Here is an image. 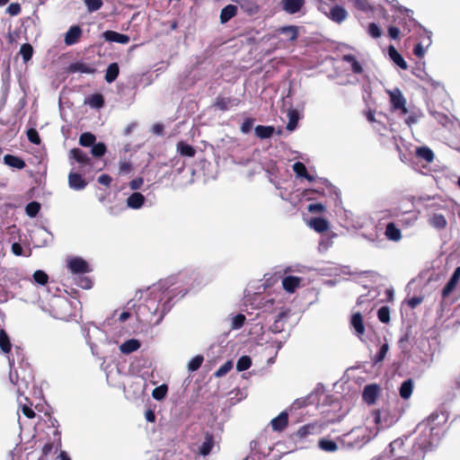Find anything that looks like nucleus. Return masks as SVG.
Wrapping results in <instances>:
<instances>
[{"label": "nucleus", "instance_id": "nucleus-1", "mask_svg": "<svg viewBox=\"0 0 460 460\" xmlns=\"http://www.w3.org/2000/svg\"><path fill=\"white\" fill-rule=\"evenodd\" d=\"M172 285V279H164L146 290L145 303L138 305L136 311L140 321L152 322L155 318L154 323L156 325L162 322L173 305L172 299L176 296V291L171 288Z\"/></svg>", "mask_w": 460, "mask_h": 460}, {"label": "nucleus", "instance_id": "nucleus-2", "mask_svg": "<svg viewBox=\"0 0 460 460\" xmlns=\"http://www.w3.org/2000/svg\"><path fill=\"white\" fill-rule=\"evenodd\" d=\"M447 415L444 412H433L420 422L415 429L416 437L412 445L413 451L398 454L399 460H422L428 450L437 447L444 435Z\"/></svg>", "mask_w": 460, "mask_h": 460}, {"label": "nucleus", "instance_id": "nucleus-3", "mask_svg": "<svg viewBox=\"0 0 460 460\" xmlns=\"http://www.w3.org/2000/svg\"><path fill=\"white\" fill-rule=\"evenodd\" d=\"M372 421L376 425L375 431L368 430L367 429L358 428L352 430V435L361 436L362 440L358 443V447L367 443L373 438L377 435L380 429H386L396 422L397 418L387 407L372 411L371 413Z\"/></svg>", "mask_w": 460, "mask_h": 460}, {"label": "nucleus", "instance_id": "nucleus-4", "mask_svg": "<svg viewBox=\"0 0 460 460\" xmlns=\"http://www.w3.org/2000/svg\"><path fill=\"white\" fill-rule=\"evenodd\" d=\"M385 93L390 98L392 111H398L400 116L406 115L409 112V109L406 107V99L399 88L387 89Z\"/></svg>", "mask_w": 460, "mask_h": 460}, {"label": "nucleus", "instance_id": "nucleus-5", "mask_svg": "<svg viewBox=\"0 0 460 460\" xmlns=\"http://www.w3.org/2000/svg\"><path fill=\"white\" fill-rule=\"evenodd\" d=\"M414 444V439L411 440L409 438H397L390 443V450L392 456L394 457V460L398 459V454H406L407 452H412V445Z\"/></svg>", "mask_w": 460, "mask_h": 460}, {"label": "nucleus", "instance_id": "nucleus-6", "mask_svg": "<svg viewBox=\"0 0 460 460\" xmlns=\"http://www.w3.org/2000/svg\"><path fill=\"white\" fill-rule=\"evenodd\" d=\"M66 266L73 274H84L91 270L87 261L80 257L68 258Z\"/></svg>", "mask_w": 460, "mask_h": 460}, {"label": "nucleus", "instance_id": "nucleus-7", "mask_svg": "<svg viewBox=\"0 0 460 460\" xmlns=\"http://www.w3.org/2000/svg\"><path fill=\"white\" fill-rule=\"evenodd\" d=\"M9 365H10V373H9V378L12 384L17 386V393L19 396H21L23 394V388L28 387L29 382L25 379V377L19 378V375L16 370H13L14 361L11 360L9 358Z\"/></svg>", "mask_w": 460, "mask_h": 460}, {"label": "nucleus", "instance_id": "nucleus-8", "mask_svg": "<svg viewBox=\"0 0 460 460\" xmlns=\"http://www.w3.org/2000/svg\"><path fill=\"white\" fill-rule=\"evenodd\" d=\"M348 11L344 7L338 4L332 6L327 13V17L338 24L342 23L348 18Z\"/></svg>", "mask_w": 460, "mask_h": 460}, {"label": "nucleus", "instance_id": "nucleus-9", "mask_svg": "<svg viewBox=\"0 0 460 460\" xmlns=\"http://www.w3.org/2000/svg\"><path fill=\"white\" fill-rule=\"evenodd\" d=\"M240 100L234 97L217 96L215 102V107L222 111H228L231 108L238 106Z\"/></svg>", "mask_w": 460, "mask_h": 460}, {"label": "nucleus", "instance_id": "nucleus-10", "mask_svg": "<svg viewBox=\"0 0 460 460\" xmlns=\"http://www.w3.org/2000/svg\"><path fill=\"white\" fill-rule=\"evenodd\" d=\"M289 311L288 309H282L278 315L274 323L270 325V330L274 333H279L284 330L285 323L288 318Z\"/></svg>", "mask_w": 460, "mask_h": 460}, {"label": "nucleus", "instance_id": "nucleus-11", "mask_svg": "<svg viewBox=\"0 0 460 460\" xmlns=\"http://www.w3.org/2000/svg\"><path fill=\"white\" fill-rule=\"evenodd\" d=\"M68 185L72 190H82L86 187L87 181L80 173L71 172L68 175Z\"/></svg>", "mask_w": 460, "mask_h": 460}, {"label": "nucleus", "instance_id": "nucleus-12", "mask_svg": "<svg viewBox=\"0 0 460 460\" xmlns=\"http://www.w3.org/2000/svg\"><path fill=\"white\" fill-rule=\"evenodd\" d=\"M350 326L354 330V333L357 337L361 338L365 333V325L363 323V317L360 313H354L350 319Z\"/></svg>", "mask_w": 460, "mask_h": 460}, {"label": "nucleus", "instance_id": "nucleus-13", "mask_svg": "<svg viewBox=\"0 0 460 460\" xmlns=\"http://www.w3.org/2000/svg\"><path fill=\"white\" fill-rule=\"evenodd\" d=\"M378 391L379 387L376 384L366 385L362 393L363 400L368 404L375 403L378 394Z\"/></svg>", "mask_w": 460, "mask_h": 460}, {"label": "nucleus", "instance_id": "nucleus-14", "mask_svg": "<svg viewBox=\"0 0 460 460\" xmlns=\"http://www.w3.org/2000/svg\"><path fill=\"white\" fill-rule=\"evenodd\" d=\"M102 37L106 41L127 44L129 42V37L114 31H106L102 33Z\"/></svg>", "mask_w": 460, "mask_h": 460}, {"label": "nucleus", "instance_id": "nucleus-15", "mask_svg": "<svg viewBox=\"0 0 460 460\" xmlns=\"http://www.w3.org/2000/svg\"><path fill=\"white\" fill-rule=\"evenodd\" d=\"M288 423V414L287 411H281L277 417L270 421L271 428L274 431H282Z\"/></svg>", "mask_w": 460, "mask_h": 460}, {"label": "nucleus", "instance_id": "nucleus-16", "mask_svg": "<svg viewBox=\"0 0 460 460\" xmlns=\"http://www.w3.org/2000/svg\"><path fill=\"white\" fill-rule=\"evenodd\" d=\"M82 35V29L78 25H74L69 28L65 35V43L66 46L75 44Z\"/></svg>", "mask_w": 460, "mask_h": 460}, {"label": "nucleus", "instance_id": "nucleus-17", "mask_svg": "<svg viewBox=\"0 0 460 460\" xmlns=\"http://www.w3.org/2000/svg\"><path fill=\"white\" fill-rule=\"evenodd\" d=\"M304 4V0H281L282 9L290 14L299 12Z\"/></svg>", "mask_w": 460, "mask_h": 460}, {"label": "nucleus", "instance_id": "nucleus-18", "mask_svg": "<svg viewBox=\"0 0 460 460\" xmlns=\"http://www.w3.org/2000/svg\"><path fill=\"white\" fill-rule=\"evenodd\" d=\"M146 201V198L143 194L140 192H133L131 195H129L127 199V206L129 208L132 209H139L142 208Z\"/></svg>", "mask_w": 460, "mask_h": 460}, {"label": "nucleus", "instance_id": "nucleus-19", "mask_svg": "<svg viewBox=\"0 0 460 460\" xmlns=\"http://www.w3.org/2000/svg\"><path fill=\"white\" fill-rule=\"evenodd\" d=\"M242 10L249 15H253L259 11V4L255 0H234Z\"/></svg>", "mask_w": 460, "mask_h": 460}, {"label": "nucleus", "instance_id": "nucleus-20", "mask_svg": "<svg viewBox=\"0 0 460 460\" xmlns=\"http://www.w3.org/2000/svg\"><path fill=\"white\" fill-rule=\"evenodd\" d=\"M429 225L437 229L443 230L447 226V221L442 214L434 213L428 219Z\"/></svg>", "mask_w": 460, "mask_h": 460}, {"label": "nucleus", "instance_id": "nucleus-21", "mask_svg": "<svg viewBox=\"0 0 460 460\" xmlns=\"http://www.w3.org/2000/svg\"><path fill=\"white\" fill-rule=\"evenodd\" d=\"M388 56L393 60V62L398 66L400 68L406 70L408 68V65L402 56L396 50L394 46H389L388 48Z\"/></svg>", "mask_w": 460, "mask_h": 460}, {"label": "nucleus", "instance_id": "nucleus-22", "mask_svg": "<svg viewBox=\"0 0 460 460\" xmlns=\"http://www.w3.org/2000/svg\"><path fill=\"white\" fill-rule=\"evenodd\" d=\"M385 234L388 240L393 242H399L402 239L401 230L393 222L386 225Z\"/></svg>", "mask_w": 460, "mask_h": 460}, {"label": "nucleus", "instance_id": "nucleus-23", "mask_svg": "<svg viewBox=\"0 0 460 460\" xmlns=\"http://www.w3.org/2000/svg\"><path fill=\"white\" fill-rule=\"evenodd\" d=\"M301 280V278L298 277L287 276L282 279L283 288L288 293H294L299 287Z\"/></svg>", "mask_w": 460, "mask_h": 460}, {"label": "nucleus", "instance_id": "nucleus-24", "mask_svg": "<svg viewBox=\"0 0 460 460\" xmlns=\"http://www.w3.org/2000/svg\"><path fill=\"white\" fill-rule=\"evenodd\" d=\"M308 226L317 233H323L328 230L329 222L323 217H313Z\"/></svg>", "mask_w": 460, "mask_h": 460}, {"label": "nucleus", "instance_id": "nucleus-25", "mask_svg": "<svg viewBox=\"0 0 460 460\" xmlns=\"http://www.w3.org/2000/svg\"><path fill=\"white\" fill-rule=\"evenodd\" d=\"M215 445L213 435L209 433H206L205 439L199 447V453L206 456L210 454L213 447Z\"/></svg>", "mask_w": 460, "mask_h": 460}, {"label": "nucleus", "instance_id": "nucleus-26", "mask_svg": "<svg viewBox=\"0 0 460 460\" xmlns=\"http://www.w3.org/2000/svg\"><path fill=\"white\" fill-rule=\"evenodd\" d=\"M141 346V343L137 339H129L126 341H124L119 346V350L122 354H129L131 352H134L137 350Z\"/></svg>", "mask_w": 460, "mask_h": 460}, {"label": "nucleus", "instance_id": "nucleus-27", "mask_svg": "<svg viewBox=\"0 0 460 460\" xmlns=\"http://www.w3.org/2000/svg\"><path fill=\"white\" fill-rule=\"evenodd\" d=\"M71 73H81V74H94L95 68L88 66L83 62L72 63L68 67Z\"/></svg>", "mask_w": 460, "mask_h": 460}, {"label": "nucleus", "instance_id": "nucleus-28", "mask_svg": "<svg viewBox=\"0 0 460 460\" xmlns=\"http://www.w3.org/2000/svg\"><path fill=\"white\" fill-rule=\"evenodd\" d=\"M4 163L9 167H13L19 170L23 169L26 165L25 162L22 158L13 155H5L4 156Z\"/></svg>", "mask_w": 460, "mask_h": 460}, {"label": "nucleus", "instance_id": "nucleus-29", "mask_svg": "<svg viewBox=\"0 0 460 460\" xmlns=\"http://www.w3.org/2000/svg\"><path fill=\"white\" fill-rule=\"evenodd\" d=\"M70 155L82 166L90 165V157L80 148H73L70 151Z\"/></svg>", "mask_w": 460, "mask_h": 460}, {"label": "nucleus", "instance_id": "nucleus-30", "mask_svg": "<svg viewBox=\"0 0 460 460\" xmlns=\"http://www.w3.org/2000/svg\"><path fill=\"white\" fill-rule=\"evenodd\" d=\"M318 432V427L316 424L310 423L301 427L296 433V436L300 439H305L309 435H314Z\"/></svg>", "mask_w": 460, "mask_h": 460}, {"label": "nucleus", "instance_id": "nucleus-31", "mask_svg": "<svg viewBox=\"0 0 460 460\" xmlns=\"http://www.w3.org/2000/svg\"><path fill=\"white\" fill-rule=\"evenodd\" d=\"M237 13V6L234 4H227L221 10L220 22L226 23L234 17Z\"/></svg>", "mask_w": 460, "mask_h": 460}, {"label": "nucleus", "instance_id": "nucleus-32", "mask_svg": "<svg viewBox=\"0 0 460 460\" xmlns=\"http://www.w3.org/2000/svg\"><path fill=\"white\" fill-rule=\"evenodd\" d=\"M293 171L298 177H303L306 179L308 181H314L315 177L307 172L305 165L301 162H296L293 164Z\"/></svg>", "mask_w": 460, "mask_h": 460}, {"label": "nucleus", "instance_id": "nucleus-33", "mask_svg": "<svg viewBox=\"0 0 460 460\" xmlns=\"http://www.w3.org/2000/svg\"><path fill=\"white\" fill-rule=\"evenodd\" d=\"M342 60L349 64L350 69L354 74H361L363 72V67L355 56L350 54L344 55Z\"/></svg>", "mask_w": 460, "mask_h": 460}, {"label": "nucleus", "instance_id": "nucleus-34", "mask_svg": "<svg viewBox=\"0 0 460 460\" xmlns=\"http://www.w3.org/2000/svg\"><path fill=\"white\" fill-rule=\"evenodd\" d=\"M413 390V381L411 379H407L403 381L399 388L400 396L407 400L411 397Z\"/></svg>", "mask_w": 460, "mask_h": 460}, {"label": "nucleus", "instance_id": "nucleus-35", "mask_svg": "<svg viewBox=\"0 0 460 460\" xmlns=\"http://www.w3.org/2000/svg\"><path fill=\"white\" fill-rule=\"evenodd\" d=\"M119 73V67L117 63H111L108 66L105 74V80L111 84L116 80Z\"/></svg>", "mask_w": 460, "mask_h": 460}, {"label": "nucleus", "instance_id": "nucleus-36", "mask_svg": "<svg viewBox=\"0 0 460 460\" xmlns=\"http://www.w3.org/2000/svg\"><path fill=\"white\" fill-rule=\"evenodd\" d=\"M255 135L261 139L270 138L274 133V128L271 126L259 125L254 128Z\"/></svg>", "mask_w": 460, "mask_h": 460}, {"label": "nucleus", "instance_id": "nucleus-37", "mask_svg": "<svg viewBox=\"0 0 460 460\" xmlns=\"http://www.w3.org/2000/svg\"><path fill=\"white\" fill-rule=\"evenodd\" d=\"M288 122L287 124V129L288 131H293L297 127V123L299 120V114L296 110L290 109L288 111Z\"/></svg>", "mask_w": 460, "mask_h": 460}, {"label": "nucleus", "instance_id": "nucleus-38", "mask_svg": "<svg viewBox=\"0 0 460 460\" xmlns=\"http://www.w3.org/2000/svg\"><path fill=\"white\" fill-rule=\"evenodd\" d=\"M280 34L285 35L289 40H296L298 35L297 27L295 25H288L279 28Z\"/></svg>", "mask_w": 460, "mask_h": 460}, {"label": "nucleus", "instance_id": "nucleus-39", "mask_svg": "<svg viewBox=\"0 0 460 460\" xmlns=\"http://www.w3.org/2000/svg\"><path fill=\"white\" fill-rule=\"evenodd\" d=\"M406 115L407 118L405 119V123L407 126L411 127L419 122L422 117V112L419 110H409V112Z\"/></svg>", "mask_w": 460, "mask_h": 460}, {"label": "nucleus", "instance_id": "nucleus-40", "mask_svg": "<svg viewBox=\"0 0 460 460\" xmlns=\"http://www.w3.org/2000/svg\"><path fill=\"white\" fill-rule=\"evenodd\" d=\"M416 155L428 163H431L434 159L432 150L427 146H420L416 149Z\"/></svg>", "mask_w": 460, "mask_h": 460}, {"label": "nucleus", "instance_id": "nucleus-41", "mask_svg": "<svg viewBox=\"0 0 460 460\" xmlns=\"http://www.w3.org/2000/svg\"><path fill=\"white\" fill-rule=\"evenodd\" d=\"M178 152L183 155L188 157H192L195 155V149L189 144L184 142H179L177 145Z\"/></svg>", "mask_w": 460, "mask_h": 460}, {"label": "nucleus", "instance_id": "nucleus-42", "mask_svg": "<svg viewBox=\"0 0 460 460\" xmlns=\"http://www.w3.org/2000/svg\"><path fill=\"white\" fill-rule=\"evenodd\" d=\"M96 137L90 132L83 133L79 137V144L83 146H92L95 143Z\"/></svg>", "mask_w": 460, "mask_h": 460}, {"label": "nucleus", "instance_id": "nucleus-43", "mask_svg": "<svg viewBox=\"0 0 460 460\" xmlns=\"http://www.w3.org/2000/svg\"><path fill=\"white\" fill-rule=\"evenodd\" d=\"M252 366V358L249 356H242L236 362V370L242 372L247 370Z\"/></svg>", "mask_w": 460, "mask_h": 460}, {"label": "nucleus", "instance_id": "nucleus-44", "mask_svg": "<svg viewBox=\"0 0 460 460\" xmlns=\"http://www.w3.org/2000/svg\"><path fill=\"white\" fill-rule=\"evenodd\" d=\"M388 349H389V346L387 343L382 344L381 347L379 348L377 353L372 358L373 363L375 365L381 363L385 359Z\"/></svg>", "mask_w": 460, "mask_h": 460}, {"label": "nucleus", "instance_id": "nucleus-45", "mask_svg": "<svg viewBox=\"0 0 460 460\" xmlns=\"http://www.w3.org/2000/svg\"><path fill=\"white\" fill-rule=\"evenodd\" d=\"M168 386L166 385H161L155 387L152 392V396L156 401H162L167 394Z\"/></svg>", "mask_w": 460, "mask_h": 460}, {"label": "nucleus", "instance_id": "nucleus-46", "mask_svg": "<svg viewBox=\"0 0 460 460\" xmlns=\"http://www.w3.org/2000/svg\"><path fill=\"white\" fill-rule=\"evenodd\" d=\"M0 348L4 353H8L11 350L9 337L4 330L0 331Z\"/></svg>", "mask_w": 460, "mask_h": 460}, {"label": "nucleus", "instance_id": "nucleus-47", "mask_svg": "<svg viewBox=\"0 0 460 460\" xmlns=\"http://www.w3.org/2000/svg\"><path fill=\"white\" fill-rule=\"evenodd\" d=\"M19 53L22 56L23 61L26 63L31 58L33 49L31 45L25 43L21 46Z\"/></svg>", "mask_w": 460, "mask_h": 460}, {"label": "nucleus", "instance_id": "nucleus-48", "mask_svg": "<svg viewBox=\"0 0 460 460\" xmlns=\"http://www.w3.org/2000/svg\"><path fill=\"white\" fill-rule=\"evenodd\" d=\"M319 447L326 452H334L337 450V444L330 439H321L319 441Z\"/></svg>", "mask_w": 460, "mask_h": 460}, {"label": "nucleus", "instance_id": "nucleus-49", "mask_svg": "<svg viewBox=\"0 0 460 460\" xmlns=\"http://www.w3.org/2000/svg\"><path fill=\"white\" fill-rule=\"evenodd\" d=\"M40 209V204L37 201H31L25 207V212L30 217H35Z\"/></svg>", "mask_w": 460, "mask_h": 460}, {"label": "nucleus", "instance_id": "nucleus-50", "mask_svg": "<svg viewBox=\"0 0 460 460\" xmlns=\"http://www.w3.org/2000/svg\"><path fill=\"white\" fill-rule=\"evenodd\" d=\"M203 360H204L203 356H201V355L195 356L194 358H192L190 360V362L188 364V370L190 372L197 371L202 365Z\"/></svg>", "mask_w": 460, "mask_h": 460}, {"label": "nucleus", "instance_id": "nucleus-51", "mask_svg": "<svg viewBox=\"0 0 460 460\" xmlns=\"http://www.w3.org/2000/svg\"><path fill=\"white\" fill-rule=\"evenodd\" d=\"M457 283V279H454L453 278L450 277L449 280L442 289L443 298L447 297L452 293V291L456 288Z\"/></svg>", "mask_w": 460, "mask_h": 460}, {"label": "nucleus", "instance_id": "nucleus-52", "mask_svg": "<svg viewBox=\"0 0 460 460\" xmlns=\"http://www.w3.org/2000/svg\"><path fill=\"white\" fill-rule=\"evenodd\" d=\"M233 368V361L227 360L224 363L215 373L214 376L216 377H222L226 376L231 369Z\"/></svg>", "mask_w": 460, "mask_h": 460}, {"label": "nucleus", "instance_id": "nucleus-53", "mask_svg": "<svg viewBox=\"0 0 460 460\" xmlns=\"http://www.w3.org/2000/svg\"><path fill=\"white\" fill-rule=\"evenodd\" d=\"M378 320L383 323L390 322V309L388 306H382L377 311Z\"/></svg>", "mask_w": 460, "mask_h": 460}, {"label": "nucleus", "instance_id": "nucleus-54", "mask_svg": "<svg viewBox=\"0 0 460 460\" xmlns=\"http://www.w3.org/2000/svg\"><path fill=\"white\" fill-rule=\"evenodd\" d=\"M91 147V153L95 157H101L106 152V146L102 142L94 143Z\"/></svg>", "mask_w": 460, "mask_h": 460}, {"label": "nucleus", "instance_id": "nucleus-55", "mask_svg": "<svg viewBox=\"0 0 460 460\" xmlns=\"http://www.w3.org/2000/svg\"><path fill=\"white\" fill-rule=\"evenodd\" d=\"M84 2L90 13L98 11L103 4L102 0H84Z\"/></svg>", "mask_w": 460, "mask_h": 460}, {"label": "nucleus", "instance_id": "nucleus-56", "mask_svg": "<svg viewBox=\"0 0 460 460\" xmlns=\"http://www.w3.org/2000/svg\"><path fill=\"white\" fill-rule=\"evenodd\" d=\"M33 279L40 285H45L49 280V276L45 271L38 270L33 273Z\"/></svg>", "mask_w": 460, "mask_h": 460}, {"label": "nucleus", "instance_id": "nucleus-57", "mask_svg": "<svg viewBox=\"0 0 460 460\" xmlns=\"http://www.w3.org/2000/svg\"><path fill=\"white\" fill-rule=\"evenodd\" d=\"M245 322V316L243 314L234 315L232 319V329L238 330L243 327Z\"/></svg>", "mask_w": 460, "mask_h": 460}, {"label": "nucleus", "instance_id": "nucleus-58", "mask_svg": "<svg viewBox=\"0 0 460 460\" xmlns=\"http://www.w3.org/2000/svg\"><path fill=\"white\" fill-rule=\"evenodd\" d=\"M274 302L275 301L273 298L270 296H263L260 304L261 305V308H263L265 312H270L273 309Z\"/></svg>", "mask_w": 460, "mask_h": 460}, {"label": "nucleus", "instance_id": "nucleus-59", "mask_svg": "<svg viewBox=\"0 0 460 460\" xmlns=\"http://www.w3.org/2000/svg\"><path fill=\"white\" fill-rule=\"evenodd\" d=\"M27 137L32 144L39 145L40 143V137L35 128H30L27 130Z\"/></svg>", "mask_w": 460, "mask_h": 460}, {"label": "nucleus", "instance_id": "nucleus-60", "mask_svg": "<svg viewBox=\"0 0 460 460\" xmlns=\"http://www.w3.org/2000/svg\"><path fill=\"white\" fill-rule=\"evenodd\" d=\"M417 76L420 77V80L428 83L433 87H438L439 85V83L435 81L427 72L423 71L421 74L417 75Z\"/></svg>", "mask_w": 460, "mask_h": 460}, {"label": "nucleus", "instance_id": "nucleus-61", "mask_svg": "<svg viewBox=\"0 0 460 460\" xmlns=\"http://www.w3.org/2000/svg\"><path fill=\"white\" fill-rule=\"evenodd\" d=\"M368 33L371 37L376 39V38H379L382 34V31H381V29L379 28V26L375 23V22H371L369 23L368 25Z\"/></svg>", "mask_w": 460, "mask_h": 460}, {"label": "nucleus", "instance_id": "nucleus-62", "mask_svg": "<svg viewBox=\"0 0 460 460\" xmlns=\"http://www.w3.org/2000/svg\"><path fill=\"white\" fill-rule=\"evenodd\" d=\"M6 13L12 16L18 15L21 13V5L18 3H12L6 8Z\"/></svg>", "mask_w": 460, "mask_h": 460}, {"label": "nucleus", "instance_id": "nucleus-63", "mask_svg": "<svg viewBox=\"0 0 460 460\" xmlns=\"http://www.w3.org/2000/svg\"><path fill=\"white\" fill-rule=\"evenodd\" d=\"M427 49H426V47L423 46V42H419L415 45L413 49V54L418 58H423Z\"/></svg>", "mask_w": 460, "mask_h": 460}, {"label": "nucleus", "instance_id": "nucleus-64", "mask_svg": "<svg viewBox=\"0 0 460 460\" xmlns=\"http://www.w3.org/2000/svg\"><path fill=\"white\" fill-rule=\"evenodd\" d=\"M253 122H254V120L251 118L244 119V121L243 122V124L241 126L242 133H243V134L249 133L252 128Z\"/></svg>", "mask_w": 460, "mask_h": 460}]
</instances>
